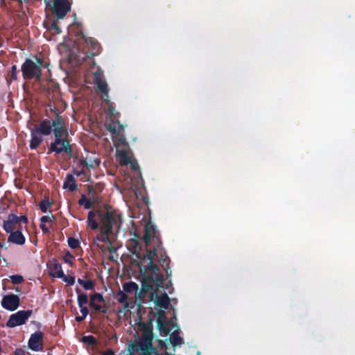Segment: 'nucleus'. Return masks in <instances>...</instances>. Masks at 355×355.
<instances>
[{"label": "nucleus", "instance_id": "nucleus-1", "mask_svg": "<svg viewBox=\"0 0 355 355\" xmlns=\"http://www.w3.org/2000/svg\"><path fill=\"white\" fill-rule=\"evenodd\" d=\"M143 239L146 245L144 261L147 260L148 263L147 266H140L139 279L144 289L147 291L153 285L157 287L162 286L163 276L159 272V268L153 261H157L164 264L166 261V256L157 234L156 227L151 222H148L145 225Z\"/></svg>", "mask_w": 355, "mask_h": 355}, {"label": "nucleus", "instance_id": "nucleus-2", "mask_svg": "<svg viewBox=\"0 0 355 355\" xmlns=\"http://www.w3.org/2000/svg\"><path fill=\"white\" fill-rule=\"evenodd\" d=\"M94 80L98 91L101 92L102 100L104 101L108 106L107 112L110 118V123L106 121L105 125L112 135V139L116 151V160L121 165L125 166L130 164L134 171H137L138 169V164L132 159L125 139L123 135H121V126L116 121L118 113L115 112L114 109L108 101L107 85L103 80V76L101 71L94 73Z\"/></svg>", "mask_w": 355, "mask_h": 355}, {"label": "nucleus", "instance_id": "nucleus-3", "mask_svg": "<svg viewBox=\"0 0 355 355\" xmlns=\"http://www.w3.org/2000/svg\"><path fill=\"white\" fill-rule=\"evenodd\" d=\"M96 214L93 211H89L87 217L88 225L92 229L100 228L101 236L98 237V241H108L107 234L116 228H119L121 224V216L111 209H105L97 212L99 222L95 220Z\"/></svg>", "mask_w": 355, "mask_h": 355}, {"label": "nucleus", "instance_id": "nucleus-4", "mask_svg": "<svg viewBox=\"0 0 355 355\" xmlns=\"http://www.w3.org/2000/svg\"><path fill=\"white\" fill-rule=\"evenodd\" d=\"M139 327L141 331V337L136 340L135 344L132 345V350L141 352V355H152L154 352L152 345V324L140 323Z\"/></svg>", "mask_w": 355, "mask_h": 355}, {"label": "nucleus", "instance_id": "nucleus-5", "mask_svg": "<svg viewBox=\"0 0 355 355\" xmlns=\"http://www.w3.org/2000/svg\"><path fill=\"white\" fill-rule=\"evenodd\" d=\"M157 327L162 334L166 336L171 332L170 337L171 343L173 346H179L182 343V339L177 334L178 327L172 320L170 323L166 321V316L164 311L160 310L157 315Z\"/></svg>", "mask_w": 355, "mask_h": 355}, {"label": "nucleus", "instance_id": "nucleus-6", "mask_svg": "<svg viewBox=\"0 0 355 355\" xmlns=\"http://www.w3.org/2000/svg\"><path fill=\"white\" fill-rule=\"evenodd\" d=\"M42 64V61L37 58H34L33 60L27 59L21 67L24 77L25 78H40Z\"/></svg>", "mask_w": 355, "mask_h": 355}, {"label": "nucleus", "instance_id": "nucleus-7", "mask_svg": "<svg viewBox=\"0 0 355 355\" xmlns=\"http://www.w3.org/2000/svg\"><path fill=\"white\" fill-rule=\"evenodd\" d=\"M44 2L58 19L63 18L71 7L67 0H44Z\"/></svg>", "mask_w": 355, "mask_h": 355}, {"label": "nucleus", "instance_id": "nucleus-8", "mask_svg": "<svg viewBox=\"0 0 355 355\" xmlns=\"http://www.w3.org/2000/svg\"><path fill=\"white\" fill-rule=\"evenodd\" d=\"M28 218L25 216H17L15 214H10L3 222V229L6 232H13L15 230H19L21 223H27Z\"/></svg>", "mask_w": 355, "mask_h": 355}, {"label": "nucleus", "instance_id": "nucleus-9", "mask_svg": "<svg viewBox=\"0 0 355 355\" xmlns=\"http://www.w3.org/2000/svg\"><path fill=\"white\" fill-rule=\"evenodd\" d=\"M31 314V311H19L10 315L8 321L7 322V326L9 327H15L21 325L26 322Z\"/></svg>", "mask_w": 355, "mask_h": 355}, {"label": "nucleus", "instance_id": "nucleus-10", "mask_svg": "<svg viewBox=\"0 0 355 355\" xmlns=\"http://www.w3.org/2000/svg\"><path fill=\"white\" fill-rule=\"evenodd\" d=\"M50 151L57 154L61 153H68L71 151L69 141L63 138H56L55 141L51 144Z\"/></svg>", "mask_w": 355, "mask_h": 355}, {"label": "nucleus", "instance_id": "nucleus-11", "mask_svg": "<svg viewBox=\"0 0 355 355\" xmlns=\"http://www.w3.org/2000/svg\"><path fill=\"white\" fill-rule=\"evenodd\" d=\"M151 300L159 308L167 309L169 306L170 300L166 293L159 294L157 291L151 293Z\"/></svg>", "mask_w": 355, "mask_h": 355}, {"label": "nucleus", "instance_id": "nucleus-12", "mask_svg": "<svg viewBox=\"0 0 355 355\" xmlns=\"http://www.w3.org/2000/svg\"><path fill=\"white\" fill-rule=\"evenodd\" d=\"M53 131L56 138H62L68 135L65 122L61 117H58L53 121Z\"/></svg>", "mask_w": 355, "mask_h": 355}, {"label": "nucleus", "instance_id": "nucleus-13", "mask_svg": "<svg viewBox=\"0 0 355 355\" xmlns=\"http://www.w3.org/2000/svg\"><path fill=\"white\" fill-rule=\"evenodd\" d=\"M2 306L10 311L16 310L19 306V298L16 295H8L1 301Z\"/></svg>", "mask_w": 355, "mask_h": 355}, {"label": "nucleus", "instance_id": "nucleus-14", "mask_svg": "<svg viewBox=\"0 0 355 355\" xmlns=\"http://www.w3.org/2000/svg\"><path fill=\"white\" fill-rule=\"evenodd\" d=\"M42 334L40 331H36L33 334L28 341V347L31 349L38 352L42 349Z\"/></svg>", "mask_w": 355, "mask_h": 355}, {"label": "nucleus", "instance_id": "nucleus-15", "mask_svg": "<svg viewBox=\"0 0 355 355\" xmlns=\"http://www.w3.org/2000/svg\"><path fill=\"white\" fill-rule=\"evenodd\" d=\"M9 233L8 241L17 245H23L25 243V237L19 230Z\"/></svg>", "mask_w": 355, "mask_h": 355}, {"label": "nucleus", "instance_id": "nucleus-16", "mask_svg": "<svg viewBox=\"0 0 355 355\" xmlns=\"http://www.w3.org/2000/svg\"><path fill=\"white\" fill-rule=\"evenodd\" d=\"M49 269L51 276L58 278L63 277V271L60 263L55 261H52L49 265Z\"/></svg>", "mask_w": 355, "mask_h": 355}, {"label": "nucleus", "instance_id": "nucleus-17", "mask_svg": "<svg viewBox=\"0 0 355 355\" xmlns=\"http://www.w3.org/2000/svg\"><path fill=\"white\" fill-rule=\"evenodd\" d=\"M85 42L87 44H89L91 46V51L93 54H96L99 52V45L97 42L92 37H86L85 35H81L80 38L79 39V42Z\"/></svg>", "mask_w": 355, "mask_h": 355}, {"label": "nucleus", "instance_id": "nucleus-18", "mask_svg": "<svg viewBox=\"0 0 355 355\" xmlns=\"http://www.w3.org/2000/svg\"><path fill=\"white\" fill-rule=\"evenodd\" d=\"M103 298L99 293H96L91 296L90 298V306H92L95 310L101 311L102 310V303Z\"/></svg>", "mask_w": 355, "mask_h": 355}, {"label": "nucleus", "instance_id": "nucleus-19", "mask_svg": "<svg viewBox=\"0 0 355 355\" xmlns=\"http://www.w3.org/2000/svg\"><path fill=\"white\" fill-rule=\"evenodd\" d=\"M42 141V137L39 132V130L37 128H34L31 132V141L30 144L31 148H36Z\"/></svg>", "mask_w": 355, "mask_h": 355}, {"label": "nucleus", "instance_id": "nucleus-20", "mask_svg": "<svg viewBox=\"0 0 355 355\" xmlns=\"http://www.w3.org/2000/svg\"><path fill=\"white\" fill-rule=\"evenodd\" d=\"M52 128L53 123H51L49 121H44L40 123V127H35V128H37L39 130L40 135H49L51 132Z\"/></svg>", "mask_w": 355, "mask_h": 355}, {"label": "nucleus", "instance_id": "nucleus-21", "mask_svg": "<svg viewBox=\"0 0 355 355\" xmlns=\"http://www.w3.org/2000/svg\"><path fill=\"white\" fill-rule=\"evenodd\" d=\"M138 289V285L134 282L126 283L123 286L124 291L127 293H135V298H137Z\"/></svg>", "mask_w": 355, "mask_h": 355}, {"label": "nucleus", "instance_id": "nucleus-22", "mask_svg": "<svg viewBox=\"0 0 355 355\" xmlns=\"http://www.w3.org/2000/svg\"><path fill=\"white\" fill-rule=\"evenodd\" d=\"M118 300L120 303L123 304L125 309H128L130 307H131V300L129 299L128 295L125 293L120 292L119 293Z\"/></svg>", "mask_w": 355, "mask_h": 355}, {"label": "nucleus", "instance_id": "nucleus-23", "mask_svg": "<svg viewBox=\"0 0 355 355\" xmlns=\"http://www.w3.org/2000/svg\"><path fill=\"white\" fill-rule=\"evenodd\" d=\"M100 161L98 159L94 157L92 159H86L80 161V164L86 168H94L98 166Z\"/></svg>", "mask_w": 355, "mask_h": 355}, {"label": "nucleus", "instance_id": "nucleus-24", "mask_svg": "<svg viewBox=\"0 0 355 355\" xmlns=\"http://www.w3.org/2000/svg\"><path fill=\"white\" fill-rule=\"evenodd\" d=\"M63 187L64 189H68L70 191H73L75 189V181L72 175L67 176V178L64 183Z\"/></svg>", "mask_w": 355, "mask_h": 355}, {"label": "nucleus", "instance_id": "nucleus-25", "mask_svg": "<svg viewBox=\"0 0 355 355\" xmlns=\"http://www.w3.org/2000/svg\"><path fill=\"white\" fill-rule=\"evenodd\" d=\"M9 278L14 284H21L24 281V277L19 275H11Z\"/></svg>", "mask_w": 355, "mask_h": 355}, {"label": "nucleus", "instance_id": "nucleus-26", "mask_svg": "<svg viewBox=\"0 0 355 355\" xmlns=\"http://www.w3.org/2000/svg\"><path fill=\"white\" fill-rule=\"evenodd\" d=\"M88 302L87 296L85 294H78V303L79 306H84Z\"/></svg>", "mask_w": 355, "mask_h": 355}, {"label": "nucleus", "instance_id": "nucleus-27", "mask_svg": "<svg viewBox=\"0 0 355 355\" xmlns=\"http://www.w3.org/2000/svg\"><path fill=\"white\" fill-rule=\"evenodd\" d=\"M60 278L62 279V280L66 282L68 285H73L75 282V278L73 276L65 275L63 273V277H60Z\"/></svg>", "mask_w": 355, "mask_h": 355}, {"label": "nucleus", "instance_id": "nucleus-28", "mask_svg": "<svg viewBox=\"0 0 355 355\" xmlns=\"http://www.w3.org/2000/svg\"><path fill=\"white\" fill-rule=\"evenodd\" d=\"M80 204L83 205L85 209H89L93 206V202L85 198H82L80 200Z\"/></svg>", "mask_w": 355, "mask_h": 355}, {"label": "nucleus", "instance_id": "nucleus-29", "mask_svg": "<svg viewBox=\"0 0 355 355\" xmlns=\"http://www.w3.org/2000/svg\"><path fill=\"white\" fill-rule=\"evenodd\" d=\"M78 282L87 290L92 289L93 288V284L90 281L85 282L80 279H78Z\"/></svg>", "mask_w": 355, "mask_h": 355}, {"label": "nucleus", "instance_id": "nucleus-30", "mask_svg": "<svg viewBox=\"0 0 355 355\" xmlns=\"http://www.w3.org/2000/svg\"><path fill=\"white\" fill-rule=\"evenodd\" d=\"M82 340H83V343L89 344V345H93L96 342L95 338L92 336H84L82 338Z\"/></svg>", "mask_w": 355, "mask_h": 355}, {"label": "nucleus", "instance_id": "nucleus-31", "mask_svg": "<svg viewBox=\"0 0 355 355\" xmlns=\"http://www.w3.org/2000/svg\"><path fill=\"white\" fill-rule=\"evenodd\" d=\"M68 243H69V245L71 248H73V249L78 248V246L79 245L78 241L77 239H73V238L69 239Z\"/></svg>", "mask_w": 355, "mask_h": 355}, {"label": "nucleus", "instance_id": "nucleus-32", "mask_svg": "<svg viewBox=\"0 0 355 355\" xmlns=\"http://www.w3.org/2000/svg\"><path fill=\"white\" fill-rule=\"evenodd\" d=\"M50 206V203L47 200L42 201L40 204V207L43 212H46Z\"/></svg>", "mask_w": 355, "mask_h": 355}, {"label": "nucleus", "instance_id": "nucleus-33", "mask_svg": "<svg viewBox=\"0 0 355 355\" xmlns=\"http://www.w3.org/2000/svg\"><path fill=\"white\" fill-rule=\"evenodd\" d=\"M53 216H44L41 218L40 220L42 223H51L52 222Z\"/></svg>", "mask_w": 355, "mask_h": 355}, {"label": "nucleus", "instance_id": "nucleus-34", "mask_svg": "<svg viewBox=\"0 0 355 355\" xmlns=\"http://www.w3.org/2000/svg\"><path fill=\"white\" fill-rule=\"evenodd\" d=\"M11 80H16L17 78V67L16 66H12V70L10 72Z\"/></svg>", "mask_w": 355, "mask_h": 355}, {"label": "nucleus", "instance_id": "nucleus-35", "mask_svg": "<svg viewBox=\"0 0 355 355\" xmlns=\"http://www.w3.org/2000/svg\"><path fill=\"white\" fill-rule=\"evenodd\" d=\"M63 259L66 263H68L71 265L72 264L73 257L70 254H66Z\"/></svg>", "mask_w": 355, "mask_h": 355}, {"label": "nucleus", "instance_id": "nucleus-36", "mask_svg": "<svg viewBox=\"0 0 355 355\" xmlns=\"http://www.w3.org/2000/svg\"><path fill=\"white\" fill-rule=\"evenodd\" d=\"M79 307L80 309V312L83 314V315L86 317L87 315L88 314V309H87V308L86 306H79Z\"/></svg>", "mask_w": 355, "mask_h": 355}, {"label": "nucleus", "instance_id": "nucleus-37", "mask_svg": "<svg viewBox=\"0 0 355 355\" xmlns=\"http://www.w3.org/2000/svg\"><path fill=\"white\" fill-rule=\"evenodd\" d=\"M40 227L42 230L44 232H49V227L46 225V223H42L40 224Z\"/></svg>", "mask_w": 355, "mask_h": 355}, {"label": "nucleus", "instance_id": "nucleus-38", "mask_svg": "<svg viewBox=\"0 0 355 355\" xmlns=\"http://www.w3.org/2000/svg\"><path fill=\"white\" fill-rule=\"evenodd\" d=\"M85 316L84 315H82V316H76V320L78 321V322H80L82 321L83 320L85 319Z\"/></svg>", "mask_w": 355, "mask_h": 355}, {"label": "nucleus", "instance_id": "nucleus-39", "mask_svg": "<svg viewBox=\"0 0 355 355\" xmlns=\"http://www.w3.org/2000/svg\"><path fill=\"white\" fill-rule=\"evenodd\" d=\"M103 355H114V352L112 350H108L104 352Z\"/></svg>", "mask_w": 355, "mask_h": 355}, {"label": "nucleus", "instance_id": "nucleus-40", "mask_svg": "<svg viewBox=\"0 0 355 355\" xmlns=\"http://www.w3.org/2000/svg\"><path fill=\"white\" fill-rule=\"evenodd\" d=\"M142 292L141 291H138V295H137V298H135L136 300H139V299H141V297H142Z\"/></svg>", "mask_w": 355, "mask_h": 355}, {"label": "nucleus", "instance_id": "nucleus-41", "mask_svg": "<svg viewBox=\"0 0 355 355\" xmlns=\"http://www.w3.org/2000/svg\"><path fill=\"white\" fill-rule=\"evenodd\" d=\"M16 355H25L21 350H17Z\"/></svg>", "mask_w": 355, "mask_h": 355}, {"label": "nucleus", "instance_id": "nucleus-42", "mask_svg": "<svg viewBox=\"0 0 355 355\" xmlns=\"http://www.w3.org/2000/svg\"><path fill=\"white\" fill-rule=\"evenodd\" d=\"M53 28L55 30V31H57L58 33L59 32L58 28L56 24H53Z\"/></svg>", "mask_w": 355, "mask_h": 355}, {"label": "nucleus", "instance_id": "nucleus-43", "mask_svg": "<svg viewBox=\"0 0 355 355\" xmlns=\"http://www.w3.org/2000/svg\"><path fill=\"white\" fill-rule=\"evenodd\" d=\"M156 355H169L167 352L164 354H157Z\"/></svg>", "mask_w": 355, "mask_h": 355}, {"label": "nucleus", "instance_id": "nucleus-44", "mask_svg": "<svg viewBox=\"0 0 355 355\" xmlns=\"http://www.w3.org/2000/svg\"><path fill=\"white\" fill-rule=\"evenodd\" d=\"M83 172H84V171H83V170H82V171H80V172H76V175H79L80 174V173H83Z\"/></svg>", "mask_w": 355, "mask_h": 355}]
</instances>
